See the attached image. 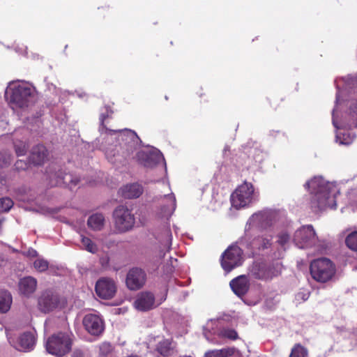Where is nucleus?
Wrapping results in <instances>:
<instances>
[{
    "label": "nucleus",
    "instance_id": "obj_1",
    "mask_svg": "<svg viewBox=\"0 0 357 357\" xmlns=\"http://www.w3.org/2000/svg\"><path fill=\"white\" fill-rule=\"evenodd\" d=\"M307 189H312L311 193H314L312 202L320 210L336 206L335 199V186L326 182L321 178L314 177L305 184Z\"/></svg>",
    "mask_w": 357,
    "mask_h": 357
},
{
    "label": "nucleus",
    "instance_id": "obj_2",
    "mask_svg": "<svg viewBox=\"0 0 357 357\" xmlns=\"http://www.w3.org/2000/svg\"><path fill=\"white\" fill-rule=\"evenodd\" d=\"M310 270L312 278L319 282H326L335 273L334 264L327 258L313 260L310 264Z\"/></svg>",
    "mask_w": 357,
    "mask_h": 357
},
{
    "label": "nucleus",
    "instance_id": "obj_3",
    "mask_svg": "<svg viewBox=\"0 0 357 357\" xmlns=\"http://www.w3.org/2000/svg\"><path fill=\"white\" fill-rule=\"evenodd\" d=\"M6 94L10 103L17 107L24 108L27 107L32 101L34 91L31 87L21 84L10 88Z\"/></svg>",
    "mask_w": 357,
    "mask_h": 357
},
{
    "label": "nucleus",
    "instance_id": "obj_4",
    "mask_svg": "<svg viewBox=\"0 0 357 357\" xmlns=\"http://www.w3.org/2000/svg\"><path fill=\"white\" fill-rule=\"evenodd\" d=\"M114 228L118 233L130 231L135 224L134 214L127 206H118L113 211Z\"/></svg>",
    "mask_w": 357,
    "mask_h": 357
},
{
    "label": "nucleus",
    "instance_id": "obj_5",
    "mask_svg": "<svg viewBox=\"0 0 357 357\" xmlns=\"http://www.w3.org/2000/svg\"><path fill=\"white\" fill-rule=\"evenodd\" d=\"M71 340L68 335L59 333L49 337L46 348L53 355L62 356L71 349Z\"/></svg>",
    "mask_w": 357,
    "mask_h": 357
},
{
    "label": "nucleus",
    "instance_id": "obj_6",
    "mask_svg": "<svg viewBox=\"0 0 357 357\" xmlns=\"http://www.w3.org/2000/svg\"><path fill=\"white\" fill-rule=\"evenodd\" d=\"M282 270V264L273 261L270 264L266 263H255L251 270L253 276L258 280H267L279 275Z\"/></svg>",
    "mask_w": 357,
    "mask_h": 357
},
{
    "label": "nucleus",
    "instance_id": "obj_7",
    "mask_svg": "<svg viewBox=\"0 0 357 357\" xmlns=\"http://www.w3.org/2000/svg\"><path fill=\"white\" fill-rule=\"evenodd\" d=\"M254 194V187L251 183L245 181L239 185L231 195V202L233 207L238 209L252 202Z\"/></svg>",
    "mask_w": 357,
    "mask_h": 357
},
{
    "label": "nucleus",
    "instance_id": "obj_8",
    "mask_svg": "<svg viewBox=\"0 0 357 357\" xmlns=\"http://www.w3.org/2000/svg\"><path fill=\"white\" fill-rule=\"evenodd\" d=\"M62 306L59 295L52 290L43 291L38 298V308L43 313H49Z\"/></svg>",
    "mask_w": 357,
    "mask_h": 357
},
{
    "label": "nucleus",
    "instance_id": "obj_9",
    "mask_svg": "<svg viewBox=\"0 0 357 357\" xmlns=\"http://www.w3.org/2000/svg\"><path fill=\"white\" fill-rule=\"evenodd\" d=\"M113 132H119V139L123 142L122 149L125 157H129L140 146L142 141L137 133L130 129L121 130H110Z\"/></svg>",
    "mask_w": 357,
    "mask_h": 357
},
{
    "label": "nucleus",
    "instance_id": "obj_10",
    "mask_svg": "<svg viewBox=\"0 0 357 357\" xmlns=\"http://www.w3.org/2000/svg\"><path fill=\"white\" fill-rule=\"evenodd\" d=\"M243 251L236 245L229 246L222 255L221 265L226 272H230L243 262Z\"/></svg>",
    "mask_w": 357,
    "mask_h": 357
},
{
    "label": "nucleus",
    "instance_id": "obj_11",
    "mask_svg": "<svg viewBox=\"0 0 357 357\" xmlns=\"http://www.w3.org/2000/svg\"><path fill=\"white\" fill-rule=\"evenodd\" d=\"M316 240L317 235L312 225L304 226L298 229L294 236V242L301 248L314 244Z\"/></svg>",
    "mask_w": 357,
    "mask_h": 357
},
{
    "label": "nucleus",
    "instance_id": "obj_12",
    "mask_svg": "<svg viewBox=\"0 0 357 357\" xmlns=\"http://www.w3.org/2000/svg\"><path fill=\"white\" fill-rule=\"evenodd\" d=\"M95 290L97 295L102 299L112 298L116 292V285L110 278H101L96 284Z\"/></svg>",
    "mask_w": 357,
    "mask_h": 357
},
{
    "label": "nucleus",
    "instance_id": "obj_13",
    "mask_svg": "<svg viewBox=\"0 0 357 357\" xmlns=\"http://www.w3.org/2000/svg\"><path fill=\"white\" fill-rule=\"evenodd\" d=\"M51 186L64 185L70 188L76 186L79 183V178L70 174L61 171L50 176Z\"/></svg>",
    "mask_w": 357,
    "mask_h": 357
},
{
    "label": "nucleus",
    "instance_id": "obj_14",
    "mask_svg": "<svg viewBox=\"0 0 357 357\" xmlns=\"http://www.w3.org/2000/svg\"><path fill=\"white\" fill-rule=\"evenodd\" d=\"M146 281L145 272L139 268L129 271L126 277L127 287L131 290H137L143 287Z\"/></svg>",
    "mask_w": 357,
    "mask_h": 357
},
{
    "label": "nucleus",
    "instance_id": "obj_15",
    "mask_svg": "<svg viewBox=\"0 0 357 357\" xmlns=\"http://www.w3.org/2000/svg\"><path fill=\"white\" fill-rule=\"evenodd\" d=\"M85 329L93 335H99L104 330V324L99 316L94 314L85 315L83 319Z\"/></svg>",
    "mask_w": 357,
    "mask_h": 357
},
{
    "label": "nucleus",
    "instance_id": "obj_16",
    "mask_svg": "<svg viewBox=\"0 0 357 357\" xmlns=\"http://www.w3.org/2000/svg\"><path fill=\"white\" fill-rule=\"evenodd\" d=\"M135 159L138 163L145 167L152 168L162 160V155L158 151H139Z\"/></svg>",
    "mask_w": 357,
    "mask_h": 357
},
{
    "label": "nucleus",
    "instance_id": "obj_17",
    "mask_svg": "<svg viewBox=\"0 0 357 357\" xmlns=\"http://www.w3.org/2000/svg\"><path fill=\"white\" fill-rule=\"evenodd\" d=\"M134 305L140 311L150 310L155 307V296L151 292H142L137 295Z\"/></svg>",
    "mask_w": 357,
    "mask_h": 357
},
{
    "label": "nucleus",
    "instance_id": "obj_18",
    "mask_svg": "<svg viewBox=\"0 0 357 357\" xmlns=\"http://www.w3.org/2000/svg\"><path fill=\"white\" fill-rule=\"evenodd\" d=\"M49 153L45 146L38 144L33 146L29 156V161L34 165H42L48 160Z\"/></svg>",
    "mask_w": 357,
    "mask_h": 357
},
{
    "label": "nucleus",
    "instance_id": "obj_19",
    "mask_svg": "<svg viewBox=\"0 0 357 357\" xmlns=\"http://www.w3.org/2000/svg\"><path fill=\"white\" fill-rule=\"evenodd\" d=\"M229 285L236 296L242 297L250 289V280L246 275H241L231 280Z\"/></svg>",
    "mask_w": 357,
    "mask_h": 357
},
{
    "label": "nucleus",
    "instance_id": "obj_20",
    "mask_svg": "<svg viewBox=\"0 0 357 357\" xmlns=\"http://www.w3.org/2000/svg\"><path fill=\"white\" fill-rule=\"evenodd\" d=\"M18 287L22 295L29 297L36 290L37 280L31 276L24 277L19 281Z\"/></svg>",
    "mask_w": 357,
    "mask_h": 357
},
{
    "label": "nucleus",
    "instance_id": "obj_21",
    "mask_svg": "<svg viewBox=\"0 0 357 357\" xmlns=\"http://www.w3.org/2000/svg\"><path fill=\"white\" fill-rule=\"evenodd\" d=\"M35 344V337L31 333H24L18 338L17 344L15 347L20 350L26 351L32 349Z\"/></svg>",
    "mask_w": 357,
    "mask_h": 357
},
{
    "label": "nucleus",
    "instance_id": "obj_22",
    "mask_svg": "<svg viewBox=\"0 0 357 357\" xmlns=\"http://www.w3.org/2000/svg\"><path fill=\"white\" fill-rule=\"evenodd\" d=\"M142 192V187L137 183L126 185L121 189V195L126 199L137 198Z\"/></svg>",
    "mask_w": 357,
    "mask_h": 357
},
{
    "label": "nucleus",
    "instance_id": "obj_23",
    "mask_svg": "<svg viewBox=\"0 0 357 357\" xmlns=\"http://www.w3.org/2000/svg\"><path fill=\"white\" fill-rule=\"evenodd\" d=\"M175 344L172 339H165L159 342L155 347V351L161 356L167 357L174 351Z\"/></svg>",
    "mask_w": 357,
    "mask_h": 357
},
{
    "label": "nucleus",
    "instance_id": "obj_24",
    "mask_svg": "<svg viewBox=\"0 0 357 357\" xmlns=\"http://www.w3.org/2000/svg\"><path fill=\"white\" fill-rule=\"evenodd\" d=\"M87 225L93 230L100 231L105 225V217L102 213H95L89 216Z\"/></svg>",
    "mask_w": 357,
    "mask_h": 357
},
{
    "label": "nucleus",
    "instance_id": "obj_25",
    "mask_svg": "<svg viewBox=\"0 0 357 357\" xmlns=\"http://www.w3.org/2000/svg\"><path fill=\"white\" fill-rule=\"evenodd\" d=\"M12 296L7 290H0V312H7L12 304Z\"/></svg>",
    "mask_w": 357,
    "mask_h": 357
},
{
    "label": "nucleus",
    "instance_id": "obj_26",
    "mask_svg": "<svg viewBox=\"0 0 357 357\" xmlns=\"http://www.w3.org/2000/svg\"><path fill=\"white\" fill-rule=\"evenodd\" d=\"M234 354L232 349H223L206 352L204 357H229Z\"/></svg>",
    "mask_w": 357,
    "mask_h": 357
},
{
    "label": "nucleus",
    "instance_id": "obj_27",
    "mask_svg": "<svg viewBox=\"0 0 357 357\" xmlns=\"http://www.w3.org/2000/svg\"><path fill=\"white\" fill-rule=\"evenodd\" d=\"M82 243L86 250L93 254L96 253L98 250L97 245L88 237L83 236Z\"/></svg>",
    "mask_w": 357,
    "mask_h": 357
},
{
    "label": "nucleus",
    "instance_id": "obj_28",
    "mask_svg": "<svg viewBox=\"0 0 357 357\" xmlns=\"http://www.w3.org/2000/svg\"><path fill=\"white\" fill-rule=\"evenodd\" d=\"M345 243L349 249L357 251V231L349 234L345 239Z\"/></svg>",
    "mask_w": 357,
    "mask_h": 357
},
{
    "label": "nucleus",
    "instance_id": "obj_29",
    "mask_svg": "<svg viewBox=\"0 0 357 357\" xmlns=\"http://www.w3.org/2000/svg\"><path fill=\"white\" fill-rule=\"evenodd\" d=\"M349 118L348 126L350 128H357V104L351 106Z\"/></svg>",
    "mask_w": 357,
    "mask_h": 357
},
{
    "label": "nucleus",
    "instance_id": "obj_30",
    "mask_svg": "<svg viewBox=\"0 0 357 357\" xmlns=\"http://www.w3.org/2000/svg\"><path fill=\"white\" fill-rule=\"evenodd\" d=\"M307 350L300 344L296 345L291 350L289 357H305Z\"/></svg>",
    "mask_w": 357,
    "mask_h": 357
},
{
    "label": "nucleus",
    "instance_id": "obj_31",
    "mask_svg": "<svg viewBox=\"0 0 357 357\" xmlns=\"http://www.w3.org/2000/svg\"><path fill=\"white\" fill-rule=\"evenodd\" d=\"M14 148L17 156L24 155L28 149V147L26 145V144L21 141L15 142Z\"/></svg>",
    "mask_w": 357,
    "mask_h": 357
},
{
    "label": "nucleus",
    "instance_id": "obj_32",
    "mask_svg": "<svg viewBox=\"0 0 357 357\" xmlns=\"http://www.w3.org/2000/svg\"><path fill=\"white\" fill-rule=\"evenodd\" d=\"M13 206V202L8 197H3L0 199V211L7 212Z\"/></svg>",
    "mask_w": 357,
    "mask_h": 357
},
{
    "label": "nucleus",
    "instance_id": "obj_33",
    "mask_svg": "<svg viewBox=\"0 0 357 357\" xmlns=\"http://www.w3.org/2000/svg\"><path fill=\"white\" fill-rule=\"evenodd\" d=\"M100 355L104 357L109 356L113 351L114 347L109 342H103L100 345Z\"/></svg>",
    "mask_w": 357,
    "mask_h": 357
},
{
    "label": "nucleus",
    "instance_id": "obj_34",
    "mask_svg": "<svg viewBox=\"0 0 357 357\" xmlns=\"http://www.w3.org/2000/svg\"><path fill=\"white\" fill-rule=\"evenodd\" d=\"M33 266L37 271L43 272L48 268L49 263L43 259H38L34 261Z\"/></svg>",
    "mask_w": 357,
    "mask_h": 357
},
{
    "label": "nucleus",
    "instance_id": "obj_35",
    "mask_svg": "<svg viewBox=\"0 0 357 357\" xmlns=\"http://www.w3.org/2000/svg\"><path fill=\"white\" fill-rule=\"evenodd\" d=\"M221 334L223 337H227L231 340H236L238 338V334L234 329L225 328L222 330Z\"/></svg>",
    "mask_w": 357,
    "mask_h": 357
},
{
    "label": "nucleus",
    "instance_id": "obj_36",
    "mask_svg": "<svg viewBox=\"0 0 357 357\" xmlns=\"http://www.w3.org/2000/svg\"><path fill=\"white\" fill-rule=\"evenodd\" d=\"M337 139L340 140V144L349 145L352 143L354 136L351 137L349 134H343L342 137L337 136Z\"/></svg>",
    "mask_w": 357,
    "mask_h": 357
},
{
    "label": "nucleus",
    "instance_id": "obj_37",
    "mask_svg": "<svg viewBox=\"0 0 357 357\" xmlns=\"http://www.w3.org/2000/svg\"><path fill=\"white\" fill-rule=\"evenodd\" d=\"M12 158L10 154L3 156L0 153V167H3L8 165L11 162Z\"/></svg>",
    "mask_w": 357,
    "mask_h": 357
},
{
    "label": "nucleus",
    "instance_id": "obj_38",
    "mask_svg": "<svg viewBox=\"0 0 357 357\" xmlns=\"http://www.w3.org/2000/svg\"><path fill=\"white\" fill-rule=\"evenodd\" d=\"M289 235L286 232H282L278 235V242L280 245L283 246L289 241Z\"/></svg>",
    "mask_w": 357,
    "mask_h": 357
},
{
    "label": "nucleus",
    "instance_id": "obj_39",
    "mask_svg": "<svg viewBox=\"0 0 357 357\" xmlns=\"http://www.w3.org/2000/svg\"><path fill=\"white\" fill-rule=\"evenodd\" d=\"M105 109H106V112H105V113H104V114H102L100 115V118L101 125H102L103 127H105V126H104V122H105V119H106L107 118H109V117L112 115V114L113 113V111L112 110V109L110 108V107H109V106H106V107H105Z\"/></svg>",
    "mask_w": 357,
    "mask_h": 357
},
{
    "label": "nucleus",
    "instance_id": "obj_40",
    "mask_svg": "<svg viewBox=\"0 0 357 357\" xmlns=\"http://www.w3.org/2000/svg\"><path fill=\"white\" fill-rule=\"evenodd\" d=\"M165 235L166 236L165 240V246L167 247V249L169 250L170 248V245L172 244V233L171 231L169 229H166L165 230Z\"/></svg>",
    "mask_w": 357,
    "mask_h": 357
},
{
    "label": "nucleus",
    "instance_id": "obj_41",
    "mask_svg": "<svg viewBox=\"0 0 357 357\" xmlns=\"http://www.w3.org/2000/svg\"><path fill=\"white\" fill-rule=\"evenodd\" d=\"M15 166L16 167L17 169H26V167H27V165L25 162H24L23 160H17L15 164Z\"/></svg>",
    "mask_w": 357,
    "mask_h": 357
},
{
    "label": "nucleus",
    "instance_id": "obj_42",
    "mask_svg": "<svg viewBox=\"0 0 357 357\" xmlns=\"http://www.w3.org/2000/svg\"><path fill=\"white\" fill-rule=\"evenodd\" d=\"M261 241H262L261 247L263 249L268 248V247L271 246V243L270 240L266 239V238H262Z\"/></svg>",
    "mask_w": 357,
    "mask_h": 357
},
{
    "label": "nucleus",
    "instance_id": "obj_43",
    "mask_svg": "<svg viewBox=\"0 0 357 357\" xmlns=\"http://www.w3.org/2000/svg\"><path fill=\"white\" fill-rule=\"evenodd\" d=\"M27 255L31 257H35L37 256V252L34 250H29L27 252Z\"/></svg>",
    "mask_w": 357,
    "mask_h": 357
},
{
    "label": "nucleus",
    "instance_id": "obj_44",
    "mask_svg": "<svg viewBox=\"0 0 357 357\" xmlns=\"http://www.w3.org/2000/svg\"><path fill=\"white\" fill-rule=\"evenodd\" d=\"M73 357H84L83 354L79 351H76L73 353Z\"/></svg>",
    "mask_w": 357,
    "mask_h": 357
},
{
    "label": "nucleus",
    "instance_id": "obj_45",
    "mask_svg": "<svg viewBox=\"0 0 357 357\" xmlns=\"http://www.w3.org/2000/svg\"><path fill=\"white\" fill-rule=\"evenodd\" d=\"M128 357H139V356H137V355H131V356H128Z\"/></svg>",
    "mask_w": 357,
    "mask_h": 357
},
{
    "label": "nucleus",
    "instance_id": "obj_46",
    "mask_svg": "<svg viewBox=\"0 0 357 357\" xmlns=\"http://www.w3.org/2000/svg\"><path fill=\"white\" fill-rule=\"evenodd\" d=\"M185 357H191V356H185Z\"/></svg>",
    "mask_w": 357,
    "mask_h": 357
}]
</instances>
